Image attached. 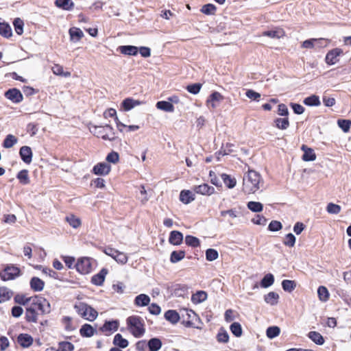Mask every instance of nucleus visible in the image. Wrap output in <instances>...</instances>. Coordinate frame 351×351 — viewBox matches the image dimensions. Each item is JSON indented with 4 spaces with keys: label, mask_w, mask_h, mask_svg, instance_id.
Instances as JSON below:
<instances>
[{
    "label": "nucleus",
    "mask_w": 351,
    "mask_h": 351,
    "mask_svg": "<svg viewBox=\"0 0 351 351\" xmlns=\"http://www.w3.org/2000/svg\"><path fill=\"white\" fill-rule=\"evenodd\" d=\"M263 185V182L261 175L254 170H249L247 173L243 177V190L246 193H254Z\"/></svg>",
    "instance_id": "1"
},
{
    "label": "nucleus",
    "mask_w": 351,
    "mask_h": 351,
    "mask_svg": "<svg viewBox=\"0 0 351 351\" xmlns=\"http://www.w3.org/2000/svg\"><path fill=\"white\" fill-rule=\"evenodd\" d=\"M126 322L131 333L134 337L140 338L144 335L145 332V325L141 317L130 316L127 318Z\"/></svg>",
    "instance_id": "2"
},
{
    "label": "nucleus",
    "mask_w": 351,
    "mask_h": 351,
    "mask_svg": "<svg viewBox=\"0 0 351 351\" xmlns=\"http://www.w3.org/2000/svg\"><path fill=\"white\" fill-rule=\"evenodd\" d=\"M74 308L75 309L77 314L80 315L82 317H86V311H89L88 317L90 318V322L94 321L98 316L97 311L85 302H79L75 303V304L74 305Z\"/></svg>",
    "instance_id": "3"
},
{
    "label": "nucleus",
    "mask_w": 351,
    "mask_h": 351,
    "mask_svg": "<svg viewBox=\"0 0 351 351\" xmlns=\"http://www.w3.org/2000/svg\"><path fill=\"white\" fill-rule=\"evenodd\" d=\"M21 276V269L14 265H7L3 271L0 272V278L3 281L14 280Z\"/></svg>",
    "instance_id": "4"
},
{
    "label": "nucleus",
    "mask_w": 351,
    "mask_h": 351,
    "mask_svg": "<svg viewBox=\"0 0 351 351\" xmlns=\"http://www.w3.org/2000/svg\"><path fill=\"white\" fill-rule=\"evenodd\" d=\"M75 267L82 274H88L92 270L91 259L88 257H82L77 260Z\"/></svg>",
    "instance_id": "5"
},
{
    "label": "nucleus",
    "mask_w": 351,
    "mask_h": 351,
    "mask_svg": "<svg viewBox=\"0 0 351 351\" xmlns=\"http://www.w3.org/2000/svg\"><path fill=\"white\" fill-rule=\"evenodd\" d=\"M343 53L340 48H335L330 50L326 55L325 61L328 65H333L339 62V57Z\"/></svg>",
    "instance_id": "6"
},
{
    "label": "nucleus",
    "mask_w": 351,
    "mask_h": 351,
    "mask_svg": "<svg viewBox=\"0 0 351 351\" xmlns=\"http://www.w3.org/2000/svg\"><path fill=\"white\" fill-rule=\"evenodd\" d=\"M4 95L8 99L14 104H19L23 99V94L16 88L8 89L5 92Z\"/></svg>",
    "instance_id": "7"
},
{
    "label": "nucleus",
    "mask_w": 351,
    "mask_h": 351,
    "mask_svg": "<svg viewBox=\"0 0 351 351\" xmlns=\"http://www.w3.org/2000/svg\"><path fill=\"white\" fill-rule=\"evenodd\" d=\"M119 322L118 320L106 321L104 325L100 327L99 330L106 333V335L111 334L118 330Z\"/></svg>",
    "instance_id": "8"
},
{
    "label": "nucleus",
    "mask_w": 351,
    "mask_h": 351,
    "mask_svg": "<svg viewBox=\"0 0 351 351\" xmlns=\"http://www.w3.org/2000/svg\"><path fill=\"white\" fill-rule=\"evenodd\" d=\"M111 170L110 165L105 162H99L95 165L92 170V172L97 176H106Z\"/></svg>",
    "instance_id": "9"
},
{
    "label": "nucleus",
    "mask_w": 351,
    "mask_h": 351,
    "mask_svg": "<svg viewBox=\"0 0 351 351\" xmlns=\"http://www.w3.org/2000/svg\"><path fill=\"white\" fill-rule=\"evenodd\" d=\"M29 307L34 308L36 312L40 311L42 314H47L51 311L50 304L45 298L40 300L34 306H29Z\"/></svg>",
    "instance_id": "10"
},
{
    "label": "nucleus",
    "mask_w": 351,
    "mask_h": 351,
    "mask_svg": "<svg viewBox=\"0 0 351 351\" xmlns=\"http://www.w3.org/2000/svg\"><path fill=\"white\" fill-rule=\"evenodd\" d=\"M19 155L25 163L29 165L32 162L33 153L30 147L22 146L19 149Z\"/></svg>",
    "instance_id": "11"
},
{
    "label": "nucleus",
    "mask_w": 351,
    "mask_h": 351,
    "mask_svg": "<svg viewBox=\"0 0 351 351\" xmlns=\"http://www.w3.org/2000/svg\"><path fill=\"white\" fill-rule=\"evenodd\" d=\"M193 191L195 193L203 195H210L215 193V188L204 183L200 185L194 186Z\"/></svg>",
    "instance_id": "12"
},
{
    "label": "nucleus",
    "mask_w": 351,
    "mask_h": 351,
    "mask_svg": "<svg viewBox=\"0 0 351 351\" xmlns=\"http://www.w3.org/2000/svg\"><path fill=\"white\" fill-rule=\"evenodd\" d=\"M183 234L178 230H172L169 233V243L173 245H180L183 242Z\"/></svg>",
    "instance_id": "13"
},
{
    "label": "nucleus",
    "mask_w": 351,
    "mask_h": 351,
    "mask_svg": "<svg viewBox=\"0 0 351 351\" xmlns=\"http://www.w3.org/2000/svg\"><path fill=\"white\" fill-rule=\"evenodd\" d=\"M94 135L97 137H101L104 140H108L110 141H113L116 138V136H110L108 132H106L105 128L104 126H95L94 130L92 131Z\"/></svg>",
    "instance_id": "14"
},
{
    "label": "nucleus",
    "mask_w": 351,
    "mask_h": 351,
    "mask_svg": "<svg viewBox=\"0 0 351 351\" xmlns=\"http://www.w3.org/2000/svg\"><path fill=\"white\" fill-rule=\"evenodd\" d=\"M223 99V95L217 92L214 91L212 93L206 100V105L208 107H211L212 108H215L217 107V104H215L217 101H220Z\"/></svg>",
    "instance_id": "15"
},
{
    "label": "nucleus",
    "mask_w": 351,
    "mask_h": 351,
    "mask_svg": "<svg viewBox=\"0 0 351 351\" xmlns=\"http://www.w3.org/2000/svg\"><path fill=\"white\" fill-rule=\"evenodd\" d=\"M33 337L26 333L19 334L17 337V342L23 348H29L33 343Z\"/></svg>",
    "instance_id": "16"
},
{
    "label": "nucleus",
    "mask_w": 351,
    "mask_h": 351,
    "mask_svg": "<svg viewBox=\"0 0 351 351\" xmlns=\"http://www.w3.org/2000/svg\"><path fill=\"white\" fill-rule=\"evenodd\" d=\"M141 104V101L130 97L125 98L121 104V108L124 111H130L135 106Z\"/></svg>",
    "instance_id": "17"
},
{
    "label": "nucleus",
    "mask_w": 351,
    "mask_h": 351,
    "mask_svg": "<svg viewBox=\"0 0 351 351\" xmlns=\"http://www.w3.org/2000/svg\"><path fill=\"white\" fill-rule=\"evenodd\" d=\"M108 274V269L106 268L101 269L99 272L91 278L92 284L97 286H101L104 282L106 276Z\"/></svg>",
    "instance_id": "18"
},
{
    "label": "nucleus",
    "mask_w": 351,
    "mask_h": 351,
    "mask_svg": "<svg viewBox=\"0 0 351 351\" xmlns=\"http://www.w3.org/2000/svg\"><path fill=\"white\" fill-rule=\"evenodd\" d=\"M117 51L126 56H136L138 52V47L133 45H121Z\"/></svg>",
    "instance_id": "19"
},
{
    "label": "nucleus",
    "mask_w": 351,
    "mask_h": 351,
    "mask_svg": "<svg viewBox=\"0 0 351 351\" xmlns=\"http://www.w3.org/2000/svg\"><path fill=\"white\" fill-rule=\"evenodd\" d=\"M301 149L304 152L302 160L304 161H313L316 159V154L312 148L308 147L306 145H302Z\"/></svg>",
    "instance_id": "20"
},
{
    "label": "nucleus",
    "mask_w": 351,
    "mask_h": 351,
    "mask_svg": "<svg viewBox=\"0 0 351 351\" xmlns=\"http://www.w3.org/2000/svg\"><path fill=\"white\" fill-rule=\"evenodd\" d=\"M285 31L283 29L280 27H276L274 29H270L263 32V36L271 38H280L285 36Z\"/></svg>",
    "instance_id": "21"
},
{
    "label": "nucleus",
    "mask_w": 351,
    "mask_h": 351,
    "mask_svg": "<svg viewBox=\"0 0 351 351\" xmlns=\"http://www.w3.org/2000/svg\"><path fill=\"white\" fill-rule=\"evenodd\" d=\"M38 315V313L35 311L34 308L29 306L26 307L25 319L27 323H37Z\"/></svg>",
    "instance_id": "22"
},
{
    "label": "nucleus",
    "mask_w": 351,
    "mask_h": 351,
    "mask_svg": "<svg viewBox=\"0 0 351 351\" xmlns=\"http://www.w3.org/2000/svg\"><path fill=\"white\" fill-rule=\"evenodd\" d=\"M96 332V329L89 324H83L80 329V334L82 337H90Z\"/></svg>",
    "instance_id": "23"
},
{
    "label": "nucleus",
    "mask_w": 351,
    "mask_h": 351,
    "mask_svg": "<svg viewBox=\"0 0 351 351\" xmlns=\"http://www.w3.org/2000/svg\"><path fill=\"white\" fill-rule=\"evenodd\" d=\"M195 195L189 190H182L180 193V200L184 204H188L195 200Z\"/></svg>",
    "instance_id": "24"
},
{
    "label": "nucleus",
    "mask_w": 351,
    "mask_h": 351,
    "mask_svg": "<svg viewBox=\"0 0 351 351\" xmlns=\"http://www.w3.org/2000/svg\"><path fill=\"white\" fill-rule=\"evenodd\" d=\"M31 289L34 291H41L45 287V282L38 277H32L29 282Z\"/></svg>",
    "instance_id": "25"
},
{
    "label": "nucleus",
    "mask_w": 351,
    "mask_h": 351,
    "mask_svg": "<svg viewBox=\"0 0 351 351\" xmlns=\"http://www.w3.org/2000/svg\"><path fill=\"white\" fill-rule=\"evenodd\" d=\"M164 317L166 320L172 324H177L180 317L179 313L175 310H168L165 313Z\"/></svg>",
    "instance_id": "26"
},
{
    "label": "nucleus",
    "mask_w": 351,
    "mask_h": 351,
    "mask_svg": "<svg viewBox=\"0 0 351 351\" xmlns=\"http://www.w3.org/2000/svg\"><path fill=\"white\" fill-rule=\"evenodd\" d=\"M13 291L6 287H0V303L5 302L11 299Z\"/></svg>",
    "instance_id": "27"
},
{
    "label": "nucleus",
    "mask_w": 351,
    "mask_h": 351,
    "mask_svg": "<svg viewBox=\"0 0 351 351\" xmlns=\"http://www.w3.org/2000/svg\"><path fill=\"white\" fill-rule=\"evenodd\" d=\"M162 343L158 337L150 339L147 341V348L149 351H158L162 347Z\"/></svg>",
    "instance_id": "28"
},
{
    "label": "nucleus",
    "mask_w": 351,
    "mask_h": 351,
    "mask_svg": "<svg viewBox=\"0 0 351 351\" xmlns=\"http://www.w3.org/2000/svg\"><path fill=\"white\" fill-rule=\"evenodd\" d=\"M150 302V298L144 293L138 295L134 299V304L137 306H146Z\"/></svg>",
    "instance_id": "29"
},
{
    "label": "nucleus",
    "mask_w": 351,
    "mask_h": 351,
    "mask_svg": "<svg viewBox=\"0 0 351 351\" xmlns=\"http://www.w3.org/2000/svg\"><path fill=\"white\" fill-rule=\"evenodd\" d=\"M156 106L158 109L167 112H173L174 106L169 101H159L156 103Z\"/></svg>",
    "instance_id": "30"
},
{
    "label": "nucleus",
    "mask_w": 351,
    "mask_h": 351,
    "mask_svg": "<svg viewBox=\"0 0 351 351\" xmlns=\"http://www.w3.org/2000/svg\"><path fill=\"white\" fill-rule=\"evenodd\" d=\"M113 344L119 348H125L128 346L129 342L121 334L117 333L114 337Z\"/></svg>",
    "instance_id": "31"
},
{
    "label": "nucleus",
    "mask_w": 351,
    "mask_h": 351,
    "mask_svg": "<svg viewBox=\"0 0 351 351\" xmlns=\"http://www.w3.org/2000/svg\"><path fill=\"white\" fill-rule=\"evenodd\" d=\"M55 5L64 10H71L74 7V3L71 0H56Z\"/></svg>",
    "instance_id": "32"
},
{
    "label": "nucleus",
    "mask_w": 351,
    "mask_h": 351,
    "mask_svg": "<svg viewBox=\"0 0 351 351\" xmlns=\"http://www.w3.org/2000/svg\"><path fill=\"white\" fill-rule=\"evenodd\" d=\"M279 300V295L274 291H271L265 295L264 300L267 304L274 306L278 304Z\"/></svg>",
    "instance_id": "33"
},
{
    "label": "nucleus",
    "mask_w": 351,
    "mask_h": 351,
    "mask_svg": "<svg viewBox=\"0 0 351 351\" xmlns=\"http://www.w3.org/2000/svg\"><path fill=\"white\" fill-rule=\"evenodd\" d=\"M69 33L70 35L71 40L74 42L79 41L84 36L83 32L77 27L70 28Z\"/></svg>",
    "instance_id": "34"
},
{
    "label": "nucleus",
    "mask_w": 351,
    "mask_h": 351,
    "mask_svg": "<svg viewBox=\"0 0 351 351\" xmlns=\"http://www.w3.org/2000/svg\"><path fill=\"white\" fill-rule=\"evenodd\" d=\"M308 337L317 345L322 346L324 343V339L323 336L318 332H309L308 334Z\"/></svg>",
    "instance_id": "35"
},
{
    "label": "nucleus",
    "mask_w": 351,
    "mask_h": 351,
    "mask_svg": "<svg viewBox=\"0 0 351 351\" xmlns=\"http://www.w3.org/2000/svg\"><path fill=\"white\" fill-rule=\"evenodd\" d=\"M207 299V293L204 291H197L191 296V301L193 304H199Z\"/></svg>",
    "instance_id": "36"
},
{
    "label": "nucleus",
    "mask_w": 351,
    "mask_h": 351,
    "mask_svg": "<svg viewBox=\"0 0 351 351\" xmlns=\"http://www.w3.org/2000/svg\"><path fill=\"white\" fill-rule=\"evenodd\" d=\"M184 250H174L170 254V262L171 263H176L182 261L185 256Z\"/></svg>",
    "instance_id": "37"
},
{
    "label": "nucleus",
    "mask_w": 351,
    "mask_h": 351,
    "mask_svg": "<svg viewBox=\"0 0 351 351\" xmlns=\"http://www.w3.org/2000/svg\"><path fill=\"white\" fill-rule=\"evenodd\" d=\"M304 105L308 106H319L321 104L319 97L317 95H312L303 100Z\"/></svg>",
    "instance_id": "38"
},
{
    "label": "nucleus",
    "mask_w": 351,
    "mask_h": 351,
    "mask_svg": "<svg viewBox=\"0 0 351 351\" xmlns=\"http://www.w3.org/2000/svg\"><path fill=\"white\" fill-rule=\"evenodd\" d=\"M28 173L29 171L27 169H23L17 173L16 178L19 180L21 184L23 185L29 184L30 180Z\"/></svg>",
    "instance_id": "39"
},
{
    "label": "nucleus",
    "mask_w": 351,
    "mask_h": 351,
    "mask_svg": "<svg viewBox=\"0 0 351 351\" xmlns=\"http://www.w3.org/2000/svg\"><path fill=\"white\" fill-rule=\"evenodd\" d=\"M274 282V276L272 274H267L264 276L260 282V285L263 288H268Z\"/></svg>",
    "instance_id": "40"
},
{
    "label": "nucleus",
    "mask_w": 351,
    "mask_h": 351,
    "mask_svg": "<svg viewBox=\"0 0 351 351\" xmlns=\"http://www.w3.org/2000/svg\"><path fill=\"white\" fill-rule=\"evenodd\" d=\"M0 34L5 38H10L12 36V28L8 23L0 22Z\"/></svg>",
    "instance_id": "41"
},
{
    "label": "nucleus",
    "mask_w": 351,
    "mask_h": 351,
    "mask_svg": "<svg viewBox=\"0 0 351 351\" xmlns=\"http://www.w3.org/2000/svg\"><path fill=\"white\" fill-rule=\"evenodd\" d=\"M51 351H73L74 350V346L69 341H60L58 343V349L56 350L53 348H51Z\"/></svg>",
    "instance_id": "42"
},
{
    "label": "nucleus",
    "mask_w": 351,
    "mask_h": 351,
    "mask_svg": "<svg viewBox=\"0 0 351 351\" xmlns=\"http://www.w3.org/2000/svg\"><path fill=\"white\" fill-rule=\"evenodd\" d=\"M275 126L280 130H286L289 126V121L287 117L276 118L274 120Z\"/></svg>",
    "instance_id": "43"
},
{
    "label": "nucleus",
    "mask_w": 351,
    "mask_h": 351,
    "mask_svg": "<svg viewBox=\"0 0 351 351\" xmlns=\"http://www.w3.org/2000/svg\"><path fill=\"white\" fill-rule=\"evenodd\" d=\"M216 338L219 343H226L229 341V335L223 328H221Z\"/></svg>",
    "instance_id": "44"
},
{
    "label": "nucleus",
    "mask_w": 351,
    "mask_h": 351,
    "mask_svg": "<svg viewBox=\"0 0 351 351\" xmlns=\"http://www.w3.org/2000/svg\"><path fill=\"white\" fill-rule=\"evenodd\" d=\"M249 210L254 213H260L263 210V205L259 202L250 201L247 204Z\"/></svg>",
    "instance_id": "45"
},
{
    "label": "nucleus",
    "mask_w": 351,
    "mask_h": 351,
    "mask_svg": "<svg viewBox=\"0 0 351 351\" xmlns=\"http://www.w3.org/2000/svg\"><path fill=\"white\" fill-rule=\"evenodd\" d=\"M282 287L285 291L291 293L296 287V282L294 280H283L282 281Z\"/></svg>",
    "instance_id": "46"
},
{
    "label": "nucleus",
    "mask_w": 351,
    "mask_h": 351,
    "mask_svg": "<svg viewBox=\"0 0 351 351\" xmlns=\"http://www.w3.org/2000/svg\"><path fill=\"white\" fill-rule=\"evenodd\" d=\"M317 294L319 300L322 302H326L329 299V292L324 286H319L317 289Z\"/></svg>",
    "instance_id": "47"
},
{
    "label": "nucleus",
    "mask_w": 351,
    "mask_h": 351,
    "mask_svg": "<svg viewBox=\"0 0 351 351\" xmlns=\"http://www.w3.org/2000/svg\"><path fill=\"white\" fill-rule=\"evenodd\" d=\"M17 138L12 134H8L5 136L3 146L5 148H11L17 143Z\"/></svg>",
    "instance_id": "48"
},
{
    "label": "nucleus",
    "mask_w": 351,
    "mask_h": 351,
    "mask_svg": "<svg viewBox=\"0 0 351 351\" xmlns=\"http://www.w3.org/2000/svg\"><path fill=\"white\" fill-rule=\"evenodd\" d=\"M185 243L190 247H197L200 245V241L198 238L192 236L186 235L185 237Z\"/></svg>",
    "instance_id": "49"
},
{
    "label": "nucleus",
    "mask_w": 351,
    "mask_h": 351,
    "mask_svg": "<svg viewBox=\"0 0 351 351\" xmlns=\"http://www.w3.org/2000/svg\"><path fill=\"white\" fill-rule=\"evenodd\" d=\"M221 177L228 188L232 189L235 186L237 183L235 178H231L229 175L226 173H222Z\"/></svg>",
    "instance_id": "50"
},
{
    "label": "nucleus",
    "mask_w": 351,
    "mask_h": 351,
    "mask_svg": "<svg viewBox=\"0 0 351 351\" xmlns=\"http://www.w3.org/2000/svg\"><path fill=\"white\" fill-rule=\"evenodd\" d=\"M217 8L214 4L207 3L204 5L200 11L206 15H213L216 12Z\"/></svg>",
    "instance_id": "51"
},
{
    "label": "nucleus",
    "mask_w": 351,
    "mask_h": 351,
    "mask_svg": "<svg viewBox=\"0 0 351 351\" xmlns=\"http://www.w3.org/2000/svg\"><path fill=\"white\" fill-rule=\"evenodd\" d=\"M230 330L231 332L237 337H239L242 335V327L239 322H233L230 326Z\"/></svg>",
    "instance_id": "52"
},
{
    "label": "nucleus",
    "mask_w": 351,
    "mask_h": 351,
    "mask_svg": "<svg viewBox=\"0 0 351 351\" xmlns=\"http://www.w3.org/2000/svg\"><path fill=\"white\" fill-rule=\"evenodd\" d=\"M280 329L278 326H269L266 330L267 337L269 339H274L279 335Z\"/></svg>",
    "instance_id": "53"
},
{
    "label": "nucleus",
    "mask_w": 351,
    "mask_h": 351,
    "mask_svg": "<svg viewBox=\"0 0 351 351\" xmlns=\"http://www.w3.org/2000/svg\"><path fill=\"white\" fill-rule=\"evenodd\" d=\"M66 221L73 228H77L81 225V221L80 218L76 217L73 215H70L66 217Z\"/></svg>",
    "instance_id": "54"
},
{
    "label": "nucleus",
    "mask_w": 351,
    "mask_h": 351,
    "mask_svg": "<svg viewBox=\"0 0 351 351\" xmlns=\"http://www.w3.org/2000/svg\"><path fill=\"white\" fill-rule=\"evenodd\" d=\"M13 25L14 27V30L18 35L23 34L24 23L21 19H15L13 21Z\"/></svg>",
    "instance_id": "55"
},
{
    "label": "nucleus",
    "mask_w": 351,
    "mask_h": 351,
    "mask_svg": "<svg viewBox=\"0 0 351 351\" xmlns=\"http://www.w3.org/2000/svg\"><path fill=\"white\" fill-rule=\"evenodd\" d=\"M338 126L344 132H348L351 126V121L348 119H339L337 121Z\"/></svg>",
    "instance_id": "56"
},
{
    "label": "nucleus",
    "mask_w": 351,
    "mask_h": 351,
    "mask_svg": "<svg viewBox=\"0 0 351 351\" xmlns=\"http://www.w3.org/2000/svg\"><path fill=\"white\" fill-rule=\"evenodd\" d=\"M219 256L218 252L212 248H209L206 250V259L208 261H213L216 260Z\"/></svg>",
    "instance_id": "57"
},
{
    "label": "nucleus",
    "mask_w": 351,
    "mask_h": 351,
    "mask_svg": "<svg viewBox=\"0 0 351 351\" xmlns=\"http://www.w3.org/2000/svg\"><path fill=\"white\" fill-rule=\"evenodd\" d=\"M295 237L292 233H288L286 234L283 244L288 247H293L295 243Z\"/></svg>",
    "instance_id": "58"
},
{
    "label": "nucleus",
    "mask_w": 351,
    "mask_h": 351,
    "mask_svg": "<svg viewBox=\"0 0 351 351\" xmlns=\"http://www.w3.org/2000/svg\"><path fill=\"white\" fill-rule=\"evenodd\" d=\"M51 69L53 73L56 75L68 77L71 75L69 72H64L63 67L59 64H55Z\"/></svg>",
    "instance_id": "59"
},
{
    "label": "nucleus",
    "mask_w": 351,
    "mask_h": 351,
    "mask_svg": "<svg viewBox=\"0 0 351 351\" xmlns=\"http://www.w3.org/2000/svg\"><path fill=\"white\" fill-rule=\"evenodd\" d=\"M201 88L202 84L200 83H195L188 85L186 88L189 93L196 95L200 91Z\"/></svg>",
    "instance_id": "60"
},
{
    "label": "nucleus",
    "mask_w": 351,
    "mask_h": 351,
    "mask_svg": "<svg viewBox=\"0 0 351 351\" xmlns=\"http://www.w3.org/2000/svg\"><path fill=\"white\" fill-rule=\"evenodd\" d=\"M326 211L330 214L337 215L340 213L341 206L333 203H329L326 206Z\"/></svg>",
    "instance_id": "61"
},
{
    "label": "nucleus",
    "mask_w": 351,
    "mask_h": 351,
    "mask_svg": "<svg viewBox=\"0 0 351 351\" xmlns=\"http://www.w3.org/2000/svg\"><path fill=\"white\" fill-rule=\"evenodd\" d=\"M106 160L108 162L116 164L119 162V155L117 152L112 151L107 155Z\"/></svg>",
    "instance_id": "62"
},
{
    "label": "nucleus",
    "mask_w": 351,
    "mask_h": 351,
    "mask_svg": "<svg viewBox=\"0 0 351 351\" xmlns=\"http://www.w3.org/2000/svg\"><path fill=\"white\" fill-rule=\"evenodd\" d=\"M282 228V225L281 222L276 220L271 221L269 226H268V230L271 232H276Z\"/></svg>",
    "instance_id": "63"
},
{
    "label": "nucleus",
    "mask_w": 351,
    "mask_h": 351,
    "mask_svg": "<svg viewBox=\"0 0 351 351\" xmlns=\"http://www.w3.org/2000/svg\"><path fill=\"white\" fill-rule=\"evenodd\" d=\"M114 260L118 263L123 265L128 262V258L125 253L117 251V252L115 254Z\"/></svg>",
    "instance_id": "64"
}]
</instances>
